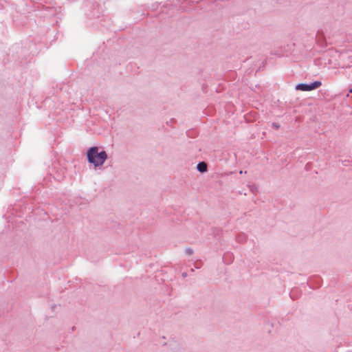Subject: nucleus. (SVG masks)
I'll use <instances>...</instances> for the list:
<instances>
[{
	"mask_svg": "<svg viewBox=\"0 0 352 352\" xmlns=\"http://www.w3.org/2000/svg\"><path fill=\"white\" fill-rule=\"evenodd\" d=\"M222 258L226 264L229 265L233 261L234 256L230 252H226L223 254Z\"/></svg>",
	"mask_w": 352,
	"mask_h": 352,
	"instance_id": "obj_4",
	"label": "nucleus"
},
{
	"mask_svg": "<svg viewBox=\"0 0 352 352\" xmlns=\"http://www.w3.org/2000/svg\"><path fill=\"white\" fill-rule=\"evenodd\" d=\"M247 239V236L244 233H239L236 236V240L238 243H244Z\"/></svg>",
	"mask_w": 352,
	"mask_h": 352,
	"instance_id": "obj_6",
	"label": "nucleus"
},
{
	"mask_svg": "<svg viewBox=\"0 0 352 352\" xmlns=\"http://www.w3.org/2000/svg\"><path fill=\"white\" fill-rule=\"evenodd\" d=\"M45 10L47 12L45 15L47 16H55L58 14L56 8L54 7H44Z\"/></svg>",
	"mask_w": 352,
	"mask_h": 352,
	"instance_id": "obj_3",
	"label": "nucleus"
},
{
	"mask_svg": "<svg viewBox=\"0 0 352 352\" xmlns=\"http://www.w3.org/2000/svg\"><path fill=\"white\" fill-rule=\"evenodd\" d=\"M321 85L322 82L318 80L311 83H299L296 85V89L302 91H309L318 88Z\"/></svg>",
	"mask_w": 352,
	"mask_h": 352,
	"instance_id": "obj_2",
	"label": "nucleus"
},
{
	"mask_svg": "<svg viewBox=\"0 0 352 352\" xmlns=\"http://www.w3.org/2000/svg\"><path fill=\"white\" fill-rule=\"evenodd\" d=\"M185 253L188 255V256H190L193 254V250L190 248H188L185 250Z\"/></svg>",
	"mask_w": 352,
	"mask_h": 352,
	"instance_id": "obj_7",
	"label": "nucleus"
},
{
	"mask_svg": "<svg viewBox=\"0 0 352 352\" xmlns=\"http://www.w3.org/2000/svg\"><path fill=\"white\" fill-rule=\"evenodd\" d=\"M272 126L275 129H278L280 128V124L277 122H273L272 124Z\"/></svg>",
	"mask_w": 352,
	"mask_h": 352,
	"instance_id": "obj_9",
	"label": "nucleus"
},
{
	"mask_svg": "<svg viewBox=\"0 0 352 352\" xmlns=\"http://www.w3.org/2000/svg\"><path fill=\"white\" fill-rule=\"evenodd\" d=\"M55 307H56L55 305H53V306L52 307V309H54L55 308Z\"/></svg>",
	"mask_w": 352,
	"mask_h": 352,
	"instance_id": "obj_11",
	"label": "nucleus"
},
{
	"mask_svg": "<svg viewBox=\"0 0 352 352\" xmlns=\"http://www.w3.org/2000/svg\"><path fill=\"white\" fill-rule=\"evenodd\" d=\"M197 170L201 173H206L208 170L207 164L204 162H200L197 165Z\"/></svg>",
	"mask_w": 352,
	"mask_h": 352,
	"instance_id": "obj_5",
	"label": "nucleus"
},
{
	"mask_svg": "<svg viewBox=\"0 0 352 352\" xmlns=\"http://www.w3.org/2000/svg\"><path fill=\"white\" fill-rule=\"evenodd\" d=\"M186 276H187V274H186V272L182 273V276L183 277H186Z\"/></svg>",
	"mask_w": 352,
	"mask_h": 352,
	"instance_id": "obj_10",
	"label": "nucleus"
},
{
	"mask_svg": "<svg viewBox=\"0 0 352 352\" xmlns=\"http://www.w3.org/2000/svg\"><path fill=\"white\" fill-rule=\"evenodd\" d=\"M249 188H250V190H251L252 192H256V191H257V190H258V188H257V186H256V185H254V184L250 185V186H249Z\"/></svg>",
	"mask_w": 352,
	"mask_h": 352,
	"instance_id": "obj_8",
	"label": "nucleus"
},
{
	"mask_svg": "<svg viewBox=\"0 0 352 352\" xmlns=\"http://www.w3.org/2000/svg\"><path fill=\"white\" fill-rule=\"evenodd\" d=\"M99 147L91 146L87 151V162L93 164L95 168L102 166L107 159V153L105 151H99Z\"/></svg>",
	"mask_w": 352,
	"mask_h": 352,
	"instance_id": "obj_1",
	"label": "nucleus"
}]
</instances>
